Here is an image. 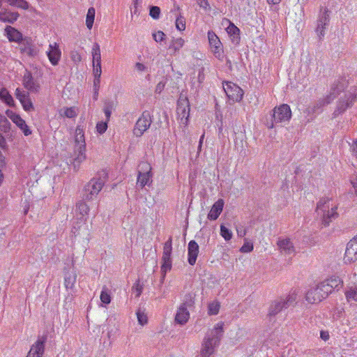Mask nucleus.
I'll list each match as a JSON object with an SVG mask.
<instances>
[{"instance_id": "1", "label": "nucleus", "mask_w": 357, "mask_h": 357, "mask_svg": "<svg viewBox=\"0 0 357 357\" xmlns=\"http://www.w3.org/2000/svg\"><path fill=\"white\" fill-rule=\"evenodd\" d=\"M337 204L336 201L328 197H321L317 204V213L322 218V222L325 226L334 219L337 218Z\"/></svg>"}, {"instance_id": "2", "label": "nucleus", "mask_w": 357, "mask_h": 357, "mask_svg": "<svg viewBox=\"0 0 357 357\" xmlns=\"http://www.w3.org/2000/svg\"><path fill=\"white\" fill-rule=\"evenodd\" d=\"M223 333V323H218L213 330L208 333L202 343L201 355L202 357H209L215 348L218 345Z\"/></svg>"}, {"instance_id": "3", "label": "nucleus", "mask_w": 357, "mask_h": 357, "mask_svg": "<svg viewBox=\"0 0 357 357\" xmlns=\"http://www.w3.org/2000/svg\"><path fill=\"white\" fill-rule=\"evenodd\" d=\"M347 85L344 78H340L335 81L331 86L330 94L322 100L318 101L314 106H309L306 109L308 114H317L321 112V108L326 104L330 103Z\"/></svg>"}, {"instance_id": "4", "label": "nucleus", "mask_w": 357, "mask_h": 357, "mask_svg": "<svg viewBox=\"0 0 357 357\" xmlns=\"http://www.w3.org/2000/svg\"><path fill=\"white\" fill-rule=\"evenodd\" d=\"M108 178L107 170L99 171L96 176L90 180L84 187V197L87 200H93L100 192Z\"/></svg>"}, {"instance_id": "5", "label": "nucleus", "mask_w": 357, "mask_h": 357, "mask_svg": "<svg viewBox=\"0 0 357 357\" xmlns=\"http://www.w3.org/2000/svg\"><path fill=\"white\" fill-rule=\"evenodd\" d=\"M190 103L188 97L183 93L179 96L177 101L176 114L181 126L186 127L189 122Z\"/></svg>"}, {"instance_id": "6", "label": "nucleus", "mask_w": 357, "mask_h": 357, "mask_svg": "<svg viewBox=\"0 0 357 357\" xmlns=\"http://www.w3.org/2000/svg\"><path fill=\"white\" fill-rule=\"evenodd\" d=\"M356 98L357 87L352 86L338 101L336 109L334 112V115L337 116L343 113L347 108L353 105Z\"/></svg>"}, {"instance_id": "7", "label": "nucleus", "mask_w": 357, "mask_h": 357, "mask_svg": "<svg viewBox=\"0 0 357 357\" xmlns=\"http://www.w3.org/2000/svg\"><path fill=\"white\" fill-rule=\"evenodd\" d=\"M324 282H320L315 288L310 289L306 294L305 298L307 302L315 303L326 298L331 293L327 289Z\"/></svg>"}, {"instance_id": "8", "label": "nucleus", "mask_w": 357, "mask_h": 357, "mask_svg": "<svg viewBox=\"0 0 357 357\" xmlns=\"http://www.w3.org/2000/svg\"><path fill=\"white\" fill-rule=\"evenodd\" d=\"M291 116V111L288 105L282 104L278 107H275L272 114L273 122L270 128H273L274 124L289 121Z\"/></svg>"}, {"instance_id": "9", "label": "nucleus", "mask_w": 357, "mask_h": 357, "mask_svg": "<svg viewBox=\"0 0 357 357\" xmlns=\"http://www.w3.org/2000/svg\"><path fill=\"white\" fill-rule=\"evenodd\" d=\"M77 211L81 215L80 222H77L75 225H73L72 228V232L76 236L80 234V231L84 229L86 230L87 225H86V220L88 213L89 211V206L83 202L77 203L76 206Z\"/></svg>"}, {"instance_id": "10", "label": "nucleus", "mask_w": 357, "mask_h": 357, "mask_svg": "<svg viewBox=\"0 0 357 357\" xmlns=\"http://www.w3.org/2000/svg\"><path fill=\"white\" fill-rule=\"evenodd\" d=\"M207 37L211 51L218 59L222 60L224 57L223 46L220 38L213 31H208Z\"/></svg>"}, {"instance_id": "11", "label": "nucleus", "mask_w": 357, "mask_h": 357, "mask_svg": "<svg viewBox=\"0 0 357 357\" xmlns=\"http://www.w3.org/2000/svg\"><path fill=\"white\" fill-rule=\"evenodd\" d=\"M172 251V238L170 236L169 239L164 243L161 271L165 274L171 270L172 265V260L171 258Z\"/></svg>"}, {"instance_id": "12", "label": "nucleus", "mask_w": 357, "mask_h": 357, "mask_svg": "<svg viewBox=\"0 0 357 357\" xmlns=\"http://www.w3.org/2000/svg\"><path fill=\"white\" fill-rule=\"evenodd\" d=\"M330 22L329 10L326 8L321 9L319 17L317 22L315 31L319 38L321 40L325 36V30Z\"/></svg>"}, {"instance_id": "13", "label": "nucleus", "mask_w": 357, "mask_h": 357, "mask_svg": "<svg viewBox=\"0 0 357 357\" xmlns=\"http://www.w3.org/2000/svg\"><path fill=\"white\" fill-rule=\"evenodd\" d=\"M223 89L229 99L233 101L238 102L243 98V90L238 85L231 82H224Z\"/></svg>"}, {"instance_id": "14", "label": "nucleus", "mask_w": 357, "mask_h": 357, "mask_svg": "<svg viewBox=\"0 0 357 357\" xmlns=\"http://www.w3.org/2000/svg\"><path fill=\"white\" fill-rule=\"evenodd\" d=\"M85 151L86 143L84 129L80 126H77L75 130V152L77 153V156H82L85 154Z\"/></svg>"}, {"instance_id": "15", "label": "nucleus", "mask_w": 357, "mask_h": 357, "mask_svg": "<svg viewBox=\"0 0 357 357\" xmlns=\"http://www.w3.org/2000/svg\"><path fill=\"white\" fill-rule=\"evenodd\" d=\"M151 120L148 112H144L135 123L133 133L137 137L142 136L150 127Z\"/></svg>"}, {"instance_id": "16", "label": "nucleus", "mask_w": 357, "mask_h": 357, "mask_svg": "<svg viewBox=\"0 0 357 357\" xmlns=\"http://www.w3.org/2000/svg\"><path fill=\"white\" fill-rule=\"evenodd\" d=\"M7 116L23 132L25 136H28L31 134V131L26 125L25 121L21 118V116L15 113V112L7 109L6 112Z\"/></svg>"}, {"instance_id": "17", "label": "nucleus", "mask_w": 357, "mask_h": 357, "mask_svg": "<svg viewBox=\"0 0 357 357\" xmlns=\"http://www.w3.org/2000/svg\"><path fill=\"white\" fill-rule=\"evenodd\" d=\"M46 55L52 66H57L61 59V50L59 44L56 42L50 43Z\"/></svg>"}, {"instance_id": "18", "label": "nucleus", "mask_w": 357, "mask_h": 357, "mask_svg": "<svg viewBox=\"0 0 357 357\" xmlns=\"http://www.w3.org/2000/svg\"><path fill=\"white\" fill-rule=\"evenodd\" d=\"M47 337L45 336L39 337L31 346L26 357H43L45 351V343Z\"/></svg>"}, {"instance_id": "19", "label": "nucleus", "mask_w": 357, "mask_h": 357, "mask_svg": "<svg viewBox=\"0 0 357 357\" xmlns=\"http://www.w3.org/2000/svg\"><path fill=\"white\" fill-rule=\"evenodd\" d=\"M15 96L20 102L23 109L26 112L33 111L34 107L28 92L19 88L15 90Z\"/></svg>"}, {"instance_id": "20", "label": "nucleus", "mask_w": 357, "mask_h": 357, "mask_svg": "<svg viewBox=\"0 0 357 357\" xmlns=\"http://www.w3.org/2000/svg\"><path fill=\"white\" fill-rule=\"evenodd\" d=\"M344 259L346 263L357 260V241L351 239L347 245Z\"/></svg>"}, {"instance_id": "21", "label": "nucleus", "mask_w": 357, "mask_h": 357, "mask_svg": "<svg viewBox=\"0 0 357 357\" xmlns=\"http://www.w3.org/2000/svg\"><path fill=\"white\" fill-rule=\"evenodd\" d=\"M277 244L282 255H291L296 253L295 247L289 238H279Z\"/></svg>"}, {"instance_id": "22", "label": "nucleus", "mask_w": 357, "mask_h": 357, "mask_svg": "<svg viewBox=\"0 0 357 357\" xmlns=\"http://www.w3.org/2000/svg\"><path fill=\"white\" fill-rule=\"evenodd\" d=\"M190 318V313L188 310V304L182 303L177 310L175 321L181 325L185 324Z\"/></svg>"}, {"instance_id": "23", "label": "nucleus", "mask_w": 357, "mask_h": 357, "mask_svg": "<svg viewBox=\"0 0 357 357\" xmlns=\"http://www.w3.org/2000/svg\"><path fill=\"white\" fill-rule=\"evenodd\" d=\"M225 202L222 199H218L212 206L208 214V219L210 220H215L218 218L222 212Z\"/></svg>"}, {"instance_id": "24", "label": "nucleus", "mask_w": 357, "mask_h": 357, "mask_svg": "<svg viewBox=\"0 0 357 357\" xmlns=\"http://www.w3.org/2000/svg\"><path fill=\"white\" fill-rule=\"evenodd\" d=\"M199 253V245L195 241H190L188 247V263L194 265Z\"/></svg>"}, {"instance_id": "25", "label": "nucleus", "mask_w": 357, "mask_h": 357, "mask_svg": "<svg viewBox=\"0 0 357 357\" xmlns=\"http://www.w3.org/2000/svg\"><path fill=\"white\" fill-rule=\"evenodd\" d=\"M226 31L228 33L232 43L238 45L241 40L240 29L232 22H229V26L226 28Z\"/></svg>"}, {"instance_id": "26", "label": "nucleus", "mask_w": 357, "mask_h": 357, "mask_svg": "<svg viewBox=\"0 0 357 357\" xmlns=\"http://www.w3.org/2000/svg\"><path fill=\"white\" fill-rule=\"evenodd\" d=\"M5 32L10 41L24 43L22 34L16 29L10 26H7L5 29Z\"/></svg>"}, {"instance_id": "27", "label": "nucleus", "mask_w": 357, "mask_h": 357, "mask_svg": "<svg viewBox=\"0 0 357 357\" xmlns=\"http://www.w3.org/2000/svg\"><path fill=\"white\" fill-rule=\"evenodd\" d=\"M328 291L331 294L335 289L342 285V280L337 276H332L323 281Z\"/></svg>"}, {"instance_id": "28", "label": "nucleus", "mask_w": 357, "mask_h": 357, "mask_svg": "<svg viewBox=\"0 0 357 357\" xmlns=\"http://www.w3.org/2000/svg\"><path fill=\"white\" fill-rule=\"evenodd\" d=\"M19 17V14L16 12H10L6 9L0 10V21L5 23H14Z\"/></svg>"}, {"instance_id": "29", "label": "nucleus", "mask_w": 357, "mask_h": 357, "mask_svg": "<svg viewBox=\"0 0 357 357\" xmlns=\"http://www.w3.org/2000/svg\"><path fill=\"white\" fill-rule=\"evenodd\" d=\"M23 84L24 87L31 92H37L40 88L38 84L34 82L31 75L26 73L23 77Z\"/></svg>"}, {"instance_id": "30", "label": "nucleus", "mask_w": 357, "mask_h": 357, "mask_svg": "<svg viewBox=\"0 0 357 357\" xmlns=\"http://www.w3.org/2000/svg\"><path fill=\"white\" fill-rule=\"evenodd\" d=\"M77 280V274L73 269L65 274L64 284L66 289H73Z\"/></svg>"}, {"instance_id": "31", "label": "nucleus", "mask_w": 357, "mask_h": 357, "mask_svg": "<svg viewBox=\"0 0 357 357\" xmlns=\"http://www.w3.org/2000/svg\"><path fill=\"white\" fill-rule=\"evenodd\" d=\"M152 174L138 173L137 183L142 187L149 186L152 183Z\"/></svg>"}, {"instance_id": "32", "label": "nucleus", "mask_w": 357, "mask_h": 357, "mask_svg": "<svg viewBox=\"0 0 357 357\" xmlns=\"http://www.w3.org/2000/svg\"><path fill=\"white\" fill-rule=\"evenodd\" d=\"M91 54L93 58V65H101L100 47L98 43H95L92 46Z\"/></svg>"}, {"instance_id": "33", "label": "nucleus", "mask_w": 357, "mask_h": 357, "mask_svg": "<svg viewBox=\"0 0 357 357\" xmlns=\"http://www.w3.org/2000/svg\"><path fill=\"white\" fill-rule=\"evenodd\" d=\"M185 40L181 38L174 39L169 45V50L172 54H175L184 45Z\"/></svg>"}, {"instance_id": "34", "label": "nucleus", "mask_w": 357, "mask_h": 357, "mask_svg": "<svg viewBox=\"0 0 357 357\" xmlns=\"http://www.w3.org/2000/svg\"><path fill=\"white\" fill-rule=\"evenodd\" d=\"M344 294L348 302H357V284L349 287Z\"/></svg>"}, {"instance_id": "35", "label": "nucleus", "mask_w": 357, "mask_h": 357, "mask_svg": "<svg viewBox=\"0 0 357 357\" xmlns=\"http://www.w3.org/2000/svg\"><path fill=\"white\" fill-rule=\"evenodd\" d=\"M0 100H1L7 105L10 107L13 106L15 104L12 96L9 93L8 91L5 88H2L0 90Z\"/></svg>"}, {"instance_id": "36", "label": "nucleus", "mask_w": 357, "mask_h": 357, "mask_svg": "<svg viewBox=\"0 0 357 357\" xmlns=\"http://www.w3.org/2000/svg\"><path fill=\"white\" fill-rule=\"evenodd\" d=\"M59 114L61 116L75 118L77 115V109L75 107H63L59 111Z\"/></svg>"}, {"instance_id": "37", "label": "nucleus", "mask_w": 357, "mask_h": 357, "mask_svg": "<svg viewBox=\"0 0 357 357\" xmlns=\"http://www.w3.org/2000/svg\"><path fill=\"white\" fill-rule=\"evenodd\" d=\"M284 308H286L285 304H283L282 299L275 301L269 308V315H275Z\"/></svg>"}, {"instance_id": "38", "label": "nucleus", "mask_w": 357, "mask_h": 357, "mask_svg": "<svg viewBox=\"0 0 357 357\" xmlns=\"http://www.w3.org/2000/svg\"><path fill=\"white\" fill-rule=\"evenodd\" d=\"M115 108V102L113 100H107L104 103L103 112L105 113L107 121H109L112 115V110Z\"/></svg>"}, {"instance_id": "39", "label": "nucleus", "mask_w": 357, "mask_h": 357, "mask_svg": "<svg viewBox=\"0 0 357 357\" xmlns=\"http://www.w3.org/2000/svg\"><path fill=\"white\" fill-rule=\"evenodd\" d=\"M82 158H66V162L68 168L77 172L79 169L80 165L82 162Z\"/></svg>"}, {"instance_id": "40", "label": "nucleus", "mask_w": 357, "mask_h": 357, "mask_svg": "<svg viewBox=\"0 0 357 357\" xmlns=\"http://www.w3.org/2000/svg\"><path fill=\"white\" fill-rule=\"evenodd\" d=\"M100 298L102 304L108 305L111 302L110 290L105 286L102 287Z\"/></svg>"}, {"instance_id": "41", "label": "nucleus", "mask_w": 357, "mask_h": 357, "mask_svg": "<svg viewBox=\"0 0 357 357\" xmlns=\"http://www.w3.org/2000/svg\"><path fill=\"white\" fill-rule=\"evenodd\" d=\"M11 6L27 10L29 8V3L25 0H4Z\"/></svg>"}, {"instance_id": "42", "label": "nucleus", "mask_w": 357, "mask_h": 357, "mask_svg": "<svg viewBox=\"0 0 357 357\" xmlns=\"http://www.w3.org/2000/svg\"><path fill=\"white\" fill-rule=\"evenodd\" d=\"M95 13L96 10L94 8L91 7L88 9L86 18V25L89 29H91L93 26L95 18Z\"/></svg>"}, {"instance_id": "43", "label": "nucleus", "mask_w": 357, "mask_h": 357, "mask_svg": "<svg viewBox=\"0 0 357 357\" xmlns=\"http://www.w3.org/2000/svg\"><path fill=\"white\" fill-rule=\"evenodd\" d=\"M220 303L217 301H214L208 304V312L210 315H216L219 312Z\"/></svg>"}, {"instance_id": "44", "label": "nucleus", "mask_w": 357, "mask_h": 357, "mask_svg": "<svg viewBox=\"0 0 357 357\" xmlns=\"http://www.w3.org/2000/svg\"><path fill=\"white\" fill-rule=\"evenodd\" d=\"M221 236L226 241H229L232 238L233 234L232 231L227 229L225 225H220V232Z\"/></svg>"}, {"instance_id": "45", "label": "nucleus", "mask_w": 357, "mask_h": 357, "mask_svg": "<svg viewBox=\"0 0 357 357\" xmlns=\"http://www.w3.org/2000/svg\"><path fill=\"white\" fill-rule=\"evenodd\" d=\"M138 323L144 326L147 323V316L144 312V310L142 308H139L136 312Z\"/></svg>"}, {"instance_id": "46", "label": "nucleus", "mask_w": 357, "mask_h": 357, "mask_svg": "<svg viewBox=\"0 0 357 357\" xmlns=\"http://www.w3.org/2000/svg\"><path fill=\"white\" fill-rule=\"evenodd\" d=\"M10 129V123L8 120L0 114V130L5 132H8Z\"/></svg>"}, {"instance_id": "47", "label": "nucleus", "mask_w": 357, "mask_h": 357, "mask_svg": "<svg viewBox=\"0 0 357 357\" xmlns=\"http://www.w3.org/2000/svg\"><path fill=\"white\" fill-rule=\"evenodd\" d=\"M283 304H285V307H288L291 305L296 300V294L295 291L290 293L286 298H281Z\"/></svg>"}, {"instance_id": "48", "label": "nucleus", "mask_w": 357, "mask_h": 357, "mask_svg": "<svg viewBox=\"0 0 357 357\" xmlns=\"http://www.w3.org/2000/svg\"><path fill=\"white\" fill-rule=\"evenodd\" d=\"M142 172L147 173V174H152L151 173V167L149 162L142 161L139 165L138 173H142Z\"/></svg>"}, {"instance_id": "49", "label": "nucleus", "mask_w": 357, "mask_h": 357, "mask_svg": "<svg viewBox=\"0 0 357 357\" xmlns=\"http://www.w3.org/2000/svg\"><path fill=\"white\" fill-rule=\"evenodd\" d=\"M176 27L178 31H183L185 29V19L179 16L176 20Z\"/></svg>"}, {"instance_id": "50", "label": "nucleus", "mask_w": 357, "mask_h": 357, "mask_svg": "<svg viewBox=\"0 0 357 357\" xmlns=\"http://www.w3.org/2000/svg\"><path fill=\"white\" fill-rule=\"evenodd\" d=\"M160 9L159 7L154 6H152L150 7L149 15L152 18H153L155 20L158 19L160 17Z\"/></svg>"}, {"instance_id": "51", "label": "nucleus", "mask_w": 357, "mask_h": 357, "mask_svg": "<svg viewBox=\"0 0 357 357\" xmlns=\"http://www.w3.org/2000/svg\"><path fill=\"white\" fill-rule=\"evenodd\" d=\"M107 120L105 121H99L96 124V130L98 133L102 134L107 129Z\"/></svg>"}, {"instance_id": "52", "label": "nucleus", "mask_w": 357, "mask_h": 357, "mask_svg": "<svg viewBox=\"0 0 357 357\" xmlns=\"http://www.w3.org/2000/svg\"><path fill=\"white\" fill-rule=\"evenodd\" d=\"M154 40L157 43L162 42L165 38V34L161 31H158L152 34Z\"/></svg>"}, {"instance_id": "53", "label": "nucleus", "mask_w": 357, "mask_h": 357, "mask_svg": "<svg viewBox=\"0 0 357 357\" xmlns=\"http://www.w3.org/2000/svg\"><path fill=\"white\" fill-rule=\"evenodd\" d=\"M70 59L76 64L79 63L82 61L80 54L76 50H73L70 52Z\"/></svg>"}, {"instance_id": "54", "label": "nucleus", "mask_w": 357, "mask_h": 357, "mask_svg": "<svg viewBox=\"0 0 357 357\" xmlns=\"http://www.w3.org/2000/svg\"><path fill=\"white\" fill-rule=\"evenodd\" d=\"M93 73L94 78L100 79L102 74L101 65L96 64L93 65Z\"/></svg>"}, {"instance_id": "55", "label": "nucleus", "mask_w": 357, "mask_h": 357, "mask_svg": "<svg viewBox=\"0 0 357 357\" xmlns=\"http://www.w3.org/2000/svg\"><path fill=\"white\" fill-rule=\"evenodd\" d=\"M253 250V245L250 243H244L241 248L240 251L241 252H250Z\"/></svg>"}, {"instance_id": "56", "label": "nucleus", "mask_w": 357, "mask_h": 357, "mask_svg": "<svg viewBox=\"0 0 357 357\" xmlns=\"http://www.w3.org/2000/svg\"><path fill=\"white\" fill-rule=\"evenodd\" d=\"M198 5L205 9L208 10L209 9V3L208 2V0H197Z\"/></svg>"}, {"instance_id": "57", "label": "nucleus", "mask_w": 357, "mask_h": 357, "mask_svg": "<svg viewBox=\"0 0 357 357\" xmlns=\"http://www.w3.org/2000/svg\"><path fill=\"white\" fill-rule=\"evenodd\" d=\"M135 69L139 72H143L147 70V67L144 64L137 62L135 63Z\"/></svg>"}, {"instance_id": "58", "label": "nucleus", "mask_w": 357, "mask_h": 357, "mask_svg": "<svg viewBox=\"0 0 357 357\" xmlns=\"http://www.w3.org/2000/svg\"><path fill=\"white\" fill-rule=\"evenodd\" d=\"M100 86V79L94 78L93 79V91H99Z\"/></svg>"}, {"instance_id": "59", "label": "nucleus", "mask_w": 357, "mask_h": 357, "mask_svg": "<svg viewBox=\"0 0 357 357\" xmlns=\"http://www.w3.org/2000/svg\"><path fill=\"white\" fill-rule=\"evenodd\" d=\"M165 86V84L164 82H160L155 87V92L158 93H161V91L164 89Z\"/></svg>"}, {"instance_id": "60", "label": "nucleus", "mask_w": 357, "mask_h": 357, "mask_svg": "<svg viewBox=\"0 0 357 357\" xmlns=\"http://www.w3.org/2000/svg\"><path fill=\"white\" fill-rule=\"evenodd\" d=\"M142 291V288L139 284H137L134 289V293L135 294L136 297H139Z\"/></svg>"}, {"instance_id": "61", "label": "nucleus", "mask_w": 357, "mask_h": 357, "mask_svg": "<svg viewBox=\"0 0 357 357\" xmlns=\"http://www.w3.org/2000/svg\"><path fill=\"white\" fill-rule=\"evenodd\" d=\"M351 149L354 154V156H357V139L351 145Z\"/></svg>"}, {"instance_id": "62", "label": "nucleus", "mask_w": 357, "mask_h": 357, "mask_svg": "<svg viewBox=\"0 0 357 357\" xmlns=\"http://www.w3.org/2000/svg\"><path fill=\"white\" fill-rule=\"evenodd\" d=\"M351 183L355 190L356 194L357 195V176L351 180Z\"/></svg>"}, {"instance_id": "63", "label": "nucleus", "mask_w": 357, "mask_h": 357, "mask_svg": "<svg viewBox=\"0 0 357 357\" xmlns=\"http://www.w3.org/2000/svg\"><path fill=\"white\" fill-rule=\"evenodd\" d=\"M321 337L324 340H327L328 339V337H329V335H328V334L327 333L321 331Z\"/></svg>"}, {"instance_id": "64", "label": "nucleus", "mask_w": 357, "mask_h": 357, "mask_svg": "<svg viewBox=\"0 0 357 357\" xmlns=\"http://www.w3.org/2000/svg\"><path fill=\"white\" fill-rule=\"evenodd\" d=\"M280 1H281V0H267V2L268 4H273V5L278 4V3H280Z\"/></svg>"}]
</instances>
